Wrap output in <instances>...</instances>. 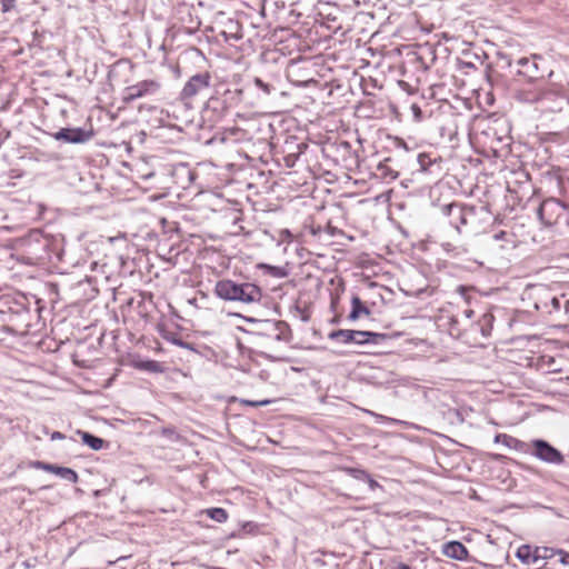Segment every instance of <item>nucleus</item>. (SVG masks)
Returning a JSON list of instances; mask_svg holds the SVG:
<instances>
[{
  "mask_svg": "<svg viewBox=\"0 0 569 569\" xmlns=\"http://www.w3.org/2000/svg\"><path fill=\"white\" fill-rule=\"evenodd\" d=\"M210 79L211 77L208 72L192 76L184 84L181 91V98L183 100L191 101L196 96L210 86Z\"/></svg>",
  "mask_w": 569,
  "mask_h": 569,
  "instance_id": "3",
  "label": "nucleus"
},
{
  "mask_svg": "<svg viewBox=\"0 0 569 569\" xmlns=\"http://www.w3.org/2000/svg\"><path fill=\"white\" fill-rule=\"evenodd\" d=\"M420 112V108H417V110H413V113Z\"/></svg>",
  "mask_w": 569,
  "mask_h": 569,
  "instance_id": "32",
  "label": "nucleus"
},
{
  "mask_svg": "<svg viewBox=\"0 0 569 569\" xmlns=\"http://www.w3.org/2000/svg\"><path fill=\"white\" fill-rule=\"evenodd\" d=\"M465 313H466L467 318H471V316L473 315V310H471V309H467V310L465 311Z\"/></svg>",
  "mask_w": 569,
  "mask_h": 569,
  "instance_id": "30",
  "label": "nucleus"
},
{
  "mask_svg": "<svg viewBox=\"0 0 569 569\" xmlns=\"http://www.w3.org/2000/svg\"><path fill=\"white\" fill-rule=\"evenodd\" d=\"M160 332H161L162 338H164L166 340H168L174 345H182L180 338L176 333H171L166 330H160Z\"/></svg>",
  "mask_w": 569,
  "mask_h": 569,
  "instance_id": "24",
  "label": "nucleus"
},
{
  "mask_svg": "<svg viewBox=\"0 0 569 569\" xmlns=\"http://www.w3.org/2000/svg\"><path fill=\"white\" fill-rule=\"evenodd\" d=\"M556 556H560L559 561L563 565L569 567V552L558 549Z\"/></svg>",
  "mask_w": 569,
  "mask_h": 569,
  "instance_id": "27",
  "label": "nucleus"
},
{
  "mask_svg": "<svg viewBox=\"0 0 569 569\" xmlns=\"http://www.w3.org/2000/svg\"><path fill=\"white\" fill-rule=\"evenodd\" d=\"M92 137V130H84L81 128H63L53 134L56 140H62L69 143H84Z\"/></svg>",
  "mask_w": 569,
  "mask_h": 569,
  "instance_id": "5",
  "label": "nucleus"
},
{
  "mask_svg": "<svg viewBox=\"0 0 569 569\" xmlns=\"http://www.w3.org/2000/svg\"><path fill=\"white\" fill-rule=\"evenodd\" d=\"M361 315H369V309L362 303L358 296H353L351 299V311L349 313L350 320H357Z\"/></svg>",
  "mask_w": 569,
  "mask_h": 569,
  "instance_id": "15",
  "label": "nucleus"
},
{
  "mask_svg": "<svg viewBox=\"0 0 569 569\" xmlns=\"http://www.w3.org/2000/svg\"><path fill=\"white\" fill-rule=\"evenodd\" d=\"M445 210L446 213L450 217V223L457 230L475 223L476 210L473 207L460 203H450L446 207Z\"/></svg>",
  "mask_w": 569,
  "mask_h": 569,
  "instance_id": "1",
  "label": "nucleus"
},
{
  "mask_svg": "<svg viewBox=\"0 0 569 569\" xmlns=\"http://www.w3.org/2000/svg\"><path fill=\"white\" fill-rule=\"evenodd\" d=\"M563 203L555 198L543 200L538 209V216L542 223L547 227L557 224L560 218L563 216Z\"/></svg>",
  "mask_w": 569,
  "mask_h": 569,
  "instance_id": "2",
  "label": "nucleus"
},
{
  "mask_svg": "<svg viewBox=\"0 0 569 569\" xmlns=\"http://www.w3.org/2000/svg\"><path fill=\"white\" fill-rule=\"evenodd\" d=\"M134 367L140 370L149 371V372H163L164 367L161 362L156 360H146L138 361L134 363Z\"/></svg>",
  "mask_w": 569,
  "mask_h": 569,
  "instance_id": "18",
  "label": "nucleus"
},
{
  "mask_svg": "<svg viewBox=\"0 0 569 569\" xmlns=\"http://www.w3.org/2000/svg\"><path fill=\"white\" fill-rule=\"evenodd\" d=\"M495 317L490 312L483 313L476 323V327L480 330L483 337L491 335L493 328Z\"/></svg>",
  "mask_w": 569,
  "mask_h": 569,
  "instance_id": "14",
  "label": "nucleus"
},
{
  "mask_svg": "<svg viewBox=\"0 0 569 569\" xmlns=\"http://www.w3.org/2000/svg\"><path fill=\"white\" fill-rule=\"evenodd\" d=\"M535 547L521 545L516 552L517 558L523 563H535Z\"/></svg>",
  "mask_w": 569,
  "mask_h": 569,
  "instance_id": "17",
  "label": "nucleus"
},
{
  "mask_svg": "<svg viewBox=\"0 0 569 569\" xmlns=\"http://www.w3.org/2000/svg\"><path fill=\"white\" fill-rule=\"evenodd\" d=\"M203 513H206L210 519H212L216 522L223 523L228 520L229 513L223 508H209L203 510Z\"/></svg>",
  "mask_w": 569,
  "mask_h": 569,
  "instance_id": "19",
  "label": "nucleus"
},
{
  "mask_svg": "<svg viewBox=\"0 0 569 569\" xmlns=\"http://www.w3.org/2000/svg\"><path fill=\"white\" fill-rule=\"evenodd\" d=\"M551 303L555 310L560 309V299L558 297H551Z\"/></svg>",
  "mask_w": 569,
  "mask_h": 569,
  "instance_id": "28",
  "label": "nucleus"
},
{
  "mask_svg": "<svg viewBox=\"0 0 569 569\" xmlns=\"http://www.w3.org/2000/svg\"><path fill=\"white\" fill-rule=\"evenodd\" d=\"M395 569H410V567L406 563H399Z\"/></svg>",
  "mask_w": 569,
  "mask_h": 569,
  "instance_id": "29",
  "label": "nucleus"
},
{
  "mask_svg": "<svg viewBox=\"0 0 569 569\" xmlns=\"http://www.w3.org/2000/svg\"><path fill=\"white\" fill-rule=\"evenodd\" d=\"M159 88V83L154 80H143L133 86L126 88L123 101L131 102L138 98H142L154 92Z\"/></svg>",
  "mask_w": 569,
  "mask_h": 569,
  "instance_id": "8",
  "label": "nucleus"
},
{
  "mask_svg": "<svg viewBox=\"0 0 569 569\" xmlns=\"http://www.w3.org/2000/svg\"><path fill=\"white\" fill-rule=\"evenodd\" d=\"M29 467L54 473L72 483L78 482L79 479L78 473L73 469L67 467H59L39 460L30 461Z\"/></svg>",
  "mask_w": 569,
  "mask_h": 569,
  "instance_id": "7",
  "label": "nucleus"
},
{
  "mask_svg": "<svg viewBox=\"0 0 569 569\" xmlns=\"http://www.w3.org/2000/svg\"><path fill=\"white\" fill-rule=\"evenodd\" d=\"M237 284L232 280L223 279L219 280L214 287V293L224 300H233L236 297Z\"/></svg>",
  "mask_w": 569,
  "mask_h": 569,
  "instance_id": "12",
  "label": "nucleus"
},
{
  "mask_svg": "<svg viewBox=\"0 0 569 569\" xmlns=\"http://www.w3.org/2000/svg\"><path fill=\"white\" fill-rule=\"evenodd\" d=\"M511 237H512V234H511V233H509V232H507V231H503V230H501V231L497 232V233L493 236L495 240H497V241L502 240V241H507V242H512Z\"/></svg>",
  "mask_w": 569,
  "mask_h": 569,
  "instance_id": "25",
  "label": "nucleus"
},
{
  "mask_svg": "<svg viewBox=\"0 0 569 569\" xmlns=\"http://www.w3.org/2000/svg\"><path fill=\"white\" fill-rule=\"evenodd\" d=\"M557 550L558 549H552L549 547H535V563L540 559L547 560L553 558L557 553Z\"/></svg>",
  "mask_w": 569,
  "mask_h": 569,
  "instance_id": "21",
  "label": "nucleus"
},
{
  "mask_svg": "<svg viewBox=\"0 0 569 569\" xmlns=\"http://www.w3.org/2000/svg\"><path fill=\"white\" fill-rule=\"evenodd\" d=\"M2 12H9L14 9L16 0H1Z\"/></svg>",
  "mask_w": 569,
  "mask_h": 569,
  "instance_id": "26",
  "label": "nucleus"
},
{
  "mask_svg": "<svg viewBox=\"0 0 569 569\" xmlns=\"http://www.w3.org/2000/svg\"><path fill=\"white\" fill-rule=\"evenodd\" d=\"M532 448L533 455L542 461L555 465L563 462V456L561 452L545 440L532 441Z\"/></svg>",
  "mask_w": 569,
  "mask_h": 569,
  "instance_id": "4",
  "label": "nucleus"
},
{
  "mask_svg": "<svg viewBox=\"0 0 569 569\" xmlns=\"http://www.w3.org/2000/svg\"><path fill=\"white\" fill-rule=\"evenodd\" d=\"M377 486H378L377 481H375V480H370V487H371V488H375V487H377Z\"/></svg>",
  "mask_w": 569,
  "mask_h": 569,
  "instance_id": "31",
  "label": "nucleus"
},
{
  "mask_svg": "<svg viewBox=\"0 0 569 569\" xmlns=\"http://www.w3.org/2000/svg\"><path fill=\"white\" fill-rule=\"evenodd\" d=\"M442 553L451 559L466 560L469 556V551L463 543L460 541H449L443 545Z\"/></svg>",
  "mask_w": 569,
  "mask_h": 569,
  "instance_id": "11",
  "label": "nucleus"
},
{
  "mask_svg": "<svg viewBox=\"0 0 569 569\" xmlns=\"http://www.w3.org/2000/svg\"><path fill=\"white\" fill-rule=\"evenodd\" d=\"M545 96V91L536 83H528L519 89L517 93L518 100L527 103L540 101Z\"/></svg>",
  "mask_w": 569,
  "mask_h": 569,
  "instance_id": "10",
  "label": "nucleus"
},
{
  "mask_svg": "<svg viewBox=\"0 0 569 569\" xmlns=\"http://www.w3.org/2000/svg\"><path fill=\"white\" fill-rule=\"evenodd\" d=\"M78 435L80 436L81 441L93 450H100L104 446L103 439L96 437L87 431L79 430Z\"/></svg>",
  "mask_w": 569,
  "mask_h": 569,
  "instance_id": "16",
  "label": "nucleus"
},
{
  "mask_svg": "<svg viewBox=\"0 0 569 569\" xmlns=\"http://www.w3.org/2000/svg\"><path fill=\"white\" fill-rule=\"evenodd\" d=\"M329 337L330 339L342 343H351L353 342V330L340 329L331 332Z\"/></svg>",
  "mask_w": 569,
  "mask_h": 569,
  "instance_id": "20",
  "label": "nucleus"
},
{
  "mask_svg": "<svg viewBox=\"0 0 569 569\" xmlns=\"http://www.w3.org/2000/svg\"><path fill=\"white\" fill-rule=\"evenodd\" d=\"M420 112V108H417V110H413V113Z\"/></svg>",
  "mask_w": 569,
  "mask_h": 569,
  "instance_id": "33",
  "label": "nucleus"
},
{
  "mask_svg": "<svg viewBox=\"0 0 569 569\" xmlns=\"http://www.w3.org/2000/svg\"><path fill=\"white\" fill-rule=\"evenodd\" d=\"M241 405L243 406H250V407H262L271 403V400L263 399V400H247L242 399L240 400Z\"/></svg>",
  "mask_w": 569,
  "mask_h": 569,
  "instance_id": "23",
  "label": "nucleus"
},
{
  "mask_svg": "<svg viewBox=\"0 0 569 569\" xmlns=\"http://www.w3.org/2000/svg\"><path fill=\"white\" fill-rule=\"evenodd\" d=\"M383 338V335L370 332V331H360L353 330V342L363 345V343H377L379 339Z\"/></svg>",
  "mask_w": 569,
  "mask_h": 569,
  "instance_id": "13",
  "label": "nucleus"
},
{
  "mask_svg": "<svg viewBox=\"0 0 569 569\" xmlns=\"http://www.w3.org/2000/svg\"><path fill=\"white\" fill-rule=\"evenodd\" d=\"M448 331H449L450 336H452L455 338L459 339L462 337V331L459 327L458 320L455 317L449 318Z\"/></svg>",
  "mask_w": 569,
  "mask_h": 569,
  "instance_id": "22",
  "label": "nucleus"
},
{
  "mask_svg": "<svg viewBox=\"0 0 569 569\" xmlns=\"http://www.w3.org/2000/svg\"><path fill=\"white\" fill-rule=\"evenodd\" d=\"M260 299L261 290L258 286L249 282L237 284L236 297L233 300L250 303L259 301Z\"/></svg>",
  "mask_w": 569,
  "mask_h": 569,
  "instance_id": "9",
  "label": "nucleus"
},
{
  "mask_svg": "<svg viewBox=\"0 0 569 569\" xmlns=\"http://www.w3.org/2000/svg\"><path fill=\"white\" fill-rule=\"evenodd\" d=\"M48 243V239L38 229L31 230L22 239L24 251L30 254H38L41 251H47Z\"/></svg>",
  "mask_w": 569,
  "mask_h": 569,
  "instance_id": "6",
  "label": "nucleus"
}]
</instances>
